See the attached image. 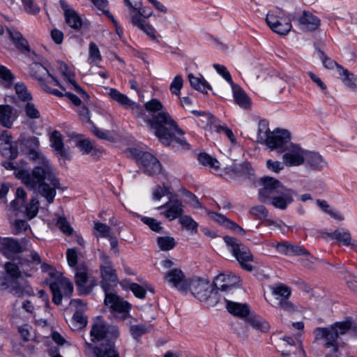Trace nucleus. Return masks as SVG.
Wrapping results in <instances>:
<instances>
[{
  "instance_id": "nucleus-1",
  "label": "nucleus",
  "mask_w": 357,
  "mask_h": 357,
  "mask_svg": "<svg viewBox=\"0 0 357 357\" xmlns=\"http://www.w3.org/2000/svg\"><path fill=\"white\" fill-rule=\"evenodd\" d=\"M20 143L36 165L31 173L24 170L17 172V176L23 179L24 184L28 188L38 190L49 204L53 203L56 190L59 188L60 183L50 160L39 151L38 139L35 136L24 137L20 139Z\"/></svg>"
},
{
  "instance_id": "nucleus-2",
  "label": "nucleus",
  "mask_w": 357,
  "mask_h": 357,
  "mask_svg": "<svg viewBox=\"0 0 357 357\" xmlns=\"http://www.w3.org/2000/svg\"><path fill=\"white\" fill-rule=\"evenodd\" d=\"M144 107L149 112H158L153 115L152 119L148 122L161 143L165 146H169L174 142L184 149H190L189 144L183 137L185 132L179 128L178 123L164 109L163 105L159 100L156 98L150 100L145 103Z\"/></svg>"
},
{
  "instance_id": "nucleus-3",
  "label": "nucleus",
  "mask_w": 357,
  "mask_h": 357,
  "mask_svg": "<svg viewBox=\"0 0 357 357\" xmlns=\"http://www.w3.org/2000/svg\"><path fill=\"white\" fill-rule=\"evenodd\" d=\"M90 336L93 342L105 340V342L94 347L85 342L86 348L92 349L95 357H120L114 343V340L119 336V330L116 326L97 320L92 325Z\"/></svg>"
},
{
  "instance_id": "nucleus-4",
  "label": "nucleus",
  "mask_w": 357,
  "mask_h": 357,
  "mask_svg": "<svg viewBox=\"0 0 357 357\" xmlns=\"http://www.w3.org/2000/svg\"><path fill=\"white\" fill-rule=\"evenodd\" d=\"M351 319L337 321L330 327H317L313 334L315 341L326 350L325 357H340L338 337L346 334L351 328Z\"/></svg>"
},
{
  "instance_id": "nucleus-5",
  "label": "nucleus",
  "mask_w": 357,
  "mask_h": 357,
  "mask_svg": "<svg viewBox=\"0 0 357 357\" xmlns=\"http://www.w3.org/2000/svg\"><path fill=\"white\" fill-rule=\"evenodd\" d=\"M223 239L241 266L248 271H252L253 267L248 262L253 260V256L250 249L234 237L226 236Z\"/></svg>"
},
{
  "instance_id": "nucleus-6",
  "label": "nucleus",
  "mask_w": 357,
  "mask_h": 357,
  "mask_svg": "<svg viewBox=\"0 0 357 357\" xmlns=\"http://www.w3.org/2000/svg\"><path fill=\"white\" fill-rule=\"evenodd\" d=\"M271 293L274 296L275 303L273 306L288 313L296 311V307L289 301L291 289L286 284L280 283L271 287Z\"/></svg>"
},
{
  "instance_id": "nucleus-7",
  "label": "nucleus",
  "mask_w": 357,
  "mask_h": 357,
  "mask_svg": "<svg viewBox=\"0 0 357 357\" xmlns=\"http://www.w3.org/2000/svg\"><path fill=\"white\" fill-rule=\"evenodd\" d=\"M75 282L80 295L89 294L97 285L96 278L91 276L86 265L80 264L75 267Z\"/></svg>"
},
{
  "instance_id": "nucleus-8",
  "label": "nucleus",
  "mask_w": 357,
  "mask_h": 357,
  "mask_svg": "<svg viewBox=\"0 0 357 357\" xmlns=\"http://www.w3.org/2000/svg\"><path fill=\"white\" fill-rule=\"evenodd\" d=\"M130 153L135 158L138 165L145 174L153 176L160 172L161 165L160 162L150 153L144 152L137 149H131Z\"/></svg>"
},
{
  "instance_id": "nucleus-9",
  "label": "nucleus",
  "mask_w": 357,
  "mask_h": 357,
  "mask_svg": "<svg viewBox=\"0 0 357 357\" xmlns=\"http://www.w3.org/2000/svg\"><path fill=\"white\" fill-rule=\"evenodd\" d=\"M100 259V275L101 287L104 291H109L112 286L116 284L118 282V277L116 270L113 268L112 261L108 255L101 254Z\"/></svg>"
},
{
  "instance_id": "nucleus-10",
  "label": "nucleus",
  "mask_w": 357,
  "mask_h": 357,
  "mask_svg": "<svg viewBox=\"0 0 357 357\" xmlns=\"http://www.w3.org/2000/svg\"><path fill=\"white\" fill-rule=\"evenodd\" d=\"M105 292L104 303L114 316L120 314L121 319H126L129 314L131 305L116 294L109 291Z\"/></svg>"
},
{
  "instance_id": "nucleus-11",
  "label": "nucleus",
  "mask_w": 357,
  "mask_h": 357,
  "mask_svg": "<svg viewBox=\"0 0 357 357\" xmlns=\"http://www.w3.org/2000/svg\"><path fill=\"white\" fill-rule=\"evenodd\" d=\"M188 290L200 301H207L213 294L214 289L208 281L200 278L189 280Z\"/></svg>"
},
{
  "instance_id": "nucleus-12",
  "label": "nucleus",
  "mask_w": 357,
  "mask_h": 357,
  "mask_svg": "<svg viewBox=\"0 0 357 357\" xmlns=\"http://www.w3.org/2000/svg\"><path fill=\"white\" fill-rule=\"evenodd\" d=\"M50 288L52 294V302L57 305L61 304L63 296L69 298L73 292V283L66 278L50 282Z\"/></svg>"
},
{
  "instance_id": "nucleus-13",
  "label": "nucleus",
  "mask_w": 357,
  "mask_h": 357,
  "mask_svg": "<svg viewBox=\"0 0 357 357\" xmlns=\"http://www.w3.org/2000/svg\"><path fill=\"white\" fill-rule=\"evenodd\" d=\"M263 187L259 190V200L267 203L275 195L282 193L286 188L277 179L273 177H264L261 178Z\"/></svg>"
},
{
  "instance_id": "nucleus-14",
  "label": "nucleus",
  "mask_w": 357,
  "mask_h": 357,
  "mask_svg": "<svg viewBox=\"0 0 357 357\" xmlns=\"http://www.w3.org/2000/svg\"><path fill=\"white\" fill-rule=\"evenodd\" d=\"M306 151L299 146L291 144L282 150L285 152L282 155L283 162L288 167L299 166L305 162Z\"/></svg>"
},
{
  "instance_id": "nucleus-15",
  "label": "nucleus",
  "mask_w": 357,
  "mask_h": 357,
  "mask_svg": "<svg viewBox=\"0 0 357 357\" xmlns=\"http://www.w3.org/2000/svg\"><path fill=\"white\" fill-rule=\"evenodd\" d=\"M31 75L39 82L42 88L47 83L54 82V85L58 86L65 91V88L59 82L49 73L48 70L45 66L39 63H35L31 65Z\"/></svg>"
},
{
  "instance_id": "nucleus-16",
  "label": "nucleus",
  "mask_w": 357,
  "mask_h": 357,
  "mask_svg": "<svg viewBox=\"0 0 357 357\" xmlns=\"http://www.w3.org/2000/svg\"><path fill=\"white\" fill-rule=\"evenodd\" d=\"M165 281L173 288L181 292L188 290L189 280L186 279L183 272L179 268H172L165 273Z\"/></svg>"
},
{
  "instance_id": "nucleus-17",
  "label": "nucleus",
  "mask_w": 357,
  "mask_h": 357,
  "mask_svg": "<svg viewBox=\"0 0 357 357\" xmlns=\"http://www.w3.org/2000/svg\"><path fill=\"white\" fill-rule=\"evenodd\" d=\"M59 4L63 11L66 23L73 29L79 30L82 26L83 21L78 13L64 0H60Z\"/></svg>"
},
{
  "instance_id": "nucleus-18",
  "label": "nucleus",
  "mask_w": 357,
  "mask_h": 357,
  "mask_svg": "<svg viewBox=\"0 0 357 357\" xmlns=\"http://www.w3.org/2000/svg\"><path fill=\"white\" fill-rule=\"evenodd\" d=\"M290 139L291 134L287 130L276 129L271 132L265 144L271 149H281L282 151Z\"/></svg>"
},
{
  "instance_id": "nucleus-19",
  "label": "nucleus",
  "mask_w": 357,
  "mask_h": 357,
  "mask_svg": "<svg viewBox=\"0 0 357 357\" xmlns=\"http://www.w3.org/2000/svg\"><path fill=\"white\" fill-rule=\"evenodd\" d=\"M183 204L181 201L175 199H170L165 204L160 206L157 208L158 211L164 210L162 214L169 220H174L178 217L181 218L183 212Z\"/></svg>"
},
{
  "instance_id": "nucleus-20",
  "label": "nucleus",
  "mask_w": 357,
  "mask_h": 357,
  "mask_svg": "<svg viewBox=\"0 0 357 357\" xmlns=\"http://www.w3.org/2000/svg\"><path fill=\"white\" fill-rule=\"evenodd\" d=\"M24 249L18 240L13 238H3L0 241V252L8 259L24 252Z\"/></svg>"
},
{
  "instance_id": "nucleus-21",
  "label": "nucleus",
  "mask_w": 357,
  "mask_h": 357,
  "mask_svg": "<svg viewBox=\"0 0 357 357\" xmlns=\"http://www.w3.org/2000/svg\"><path fill=\"white\" fill-rule=\"evenodd\" d=\"M12 135L4 130L0 135V152L2 155L10 160H14L18 155V149L13 145Z\"/></svg>"
},
{
  "instance_id": "nucleus-22",
  "label": "nucleus",
  "mask_w": 357,
  "mask_h": 357,
  "mask_svg": "<svg viewBox=\"0 0 357 357\" xmlns=\"http://www.w3.org/2000/svg\"><path fill=\"white\" fill-rule=\"evenodd\" d=\"M266 21L271 30L280 35H287L292 28L290 22H283L282 17L279 19L270 13L267 14Z\"/></svg>"
},
{
  "instance_id": "nucleus-23",
  "label": "nucleus",
  "mask_w": 357,
  "mask_h": 357,
  "mask_svg": "<svg viewBox=\"0 0 357 357\" xmlns=\"http://www.w3.org/2000/svg\"><path fill=\"white\" fill-rule=\"evenodd\" d=\"M321 24L320 19L310 13L303 10L302 15L298 20V26L304 31H313L319 27Z\"/></svg>"
},
{
  "instance_id": "nucleus-24",
  "label": "nucleus",
  "mask_w": 357,
  "mask_h": 357,
  "mask_svg": "<svg viewBox=\"0 0 357 357\" xmlns=\"http://www.w3.org/2000/svg\"><path fill=\"white\" fill-rule=\"evenodd\" d=\"M240 278L233 273L220 274L215 280V286L222 291H229L240 283Z\"/></svg>"
},
{
  "instance_id": "nucleus-25",
  "label": "nucleus",
  "mask_w": 357,
  "mask_h": 357,
  "mask_svg": "<svg viewBox=\"0 0 357 357\" xmlns=\"http://www.w3.org/2000/svg\"><path fill=\"white\" fill-rule=\"evenodd\" d=\"M294 192L291 189L285 188L282 193L275 195L266 204H270L276 208L285 210L288 205L293 202V195Z\"/></svg>"
},
{
  "instance_id": "nucleus-26",
  "label": "nucleus",
  "mask_w": 357,
  "mask_h": 357,
  "mask_svg": "<svg viewBox=\"0 0 357 357\" xmlns=\"http://www.w3.org/2000/svg\"><path fill=\"white\" fill-rule=\"evenodd\" d=\"M109 96L119 104L126 108H131L133 112H139L138 116L142 115L143 112L140 106L132 101L126 95L121 93L116 89H110Z\"/></svg>"
},
{
  "instance_id": "nucleus-27",
  "label": "nucleus",
  "mask_w": 357,
  "mask_h": 357,
  "mask_svg": "<svg viewBox=\"0 0 357 357\" xmlns=\"http://www.w3.org/2000/svg\"><path fill=\"white\" fill-rule=\"evenodd\" d=\"M4 285L9 289L10 293L17 297L29 296L34 294L33 289L26 282L20 284L18 280H10L2 284V286Z\"/></svg>"
},
{
  "instance_id": "nucleus-28",
  "label": "nucleus",
  "mask_w": 357,
  "mask_h": 357,
  "mask_svg": "<svg viewBox=\"0 0 357 357\" xmlns=\"http://www.w3.org/2000/svg\"><path fill=\"white\" fill-rule=\"evenodd\" d=\"M208 215L212 220H213L215 222H218L220 225L225 227V228L230 229L242 236L245 234V231L240 225H238L233 220L228 219L224 215L213 211H208Z\"/></svg>"
},
{
  "instance_id": "nucleus-29",
  "label": "nucleus",
  "mask_w": 357,
  "mask_h": 357,
  "mask_svg": "<svg viewBox=\"0 0 357 357\" xmlns=\"http://www.w3.org/2000/svg\"><path fill=\"white\" fill-rule=\"evenodd\" d=\"M31 262L29 260H22L20 262V266L22 268V271H20V268L16 264L11 263V262H6L4 265V268L6 270V272L12 278L11 280H18L20 276L21 273H23L26 276L31 277V274L28 273V269L24 268V265H26L29 267H30V269L29 271L32 272L33 271V268L31 266Z\"/></svg>"
},
{
  "instance_id": "nucleus-30",
  "label": "nucleus",
  "mask_w": 357,
  "mask_h": 357,
  "mask_svg": "<svg viewBox=\"0 0 357 357\" xmlns=\"http://www.w3.org/2000/svg\"><path fill=\"white\" fill-rule=\"evenodd\" d=\"M17 117V111L13 107L9 105H0V124L3 127L10 128Z\"/></svg>"
},
{
  "instance_id": "nucleus-31",
  "label": "nucleus",
  "mask_w": 357,
  "mask_h": 357,
  "mask_svg": "<svg viewBox=\"0 0 357 357\" xmlns=\"http://www.w3.org/2000/svg\"><path fill=\"white\" fill-rule=\"evenodd\" d=\"M275 249L278 252L287 255H309V252L303 246L291 244L287 241L278 243Z\"/></svg>"
},
{
  "instance_id": "nucleus-32",
  "label": "nucleus",
  "mask_w": 357,
  "mask_h": 357,
  "mask_svg": "<svg viewBox=\"0 0 357 357\" xmlns=\"http://www.w3.org/2000/svg\"><path fill=\"white\" fill-rule=\"evenodd\" d=\"M50 142L52 147L56 154L67 160L70 159L69 151L64 148L62 135L58 130H54L50 136Z\"/></svg>"
},
{
  "instance_id": "nucleus-33",
  "label": "nucleus",
  "mask_w": 357,
  "mask_h": 357,
  "mask_svg": "<svg viewBox=\"0 0 357 357\" xmlns=\"http://www.w3.org/2000/svg\"><path fill=\"white\" fill-rule=\"evenodd\" d=\"M63 69H62V74L71 89L76 91L83 100H86L89 98L88 93L75 82L74 73L70 70L68 66L64 64Z\"/></svg>"
},
{
  "instance_id": "nucleus-34",
  "label": "nucleus",
  "mask_w": 357,
  "mask_h": 357,
  "mask_svg": "<svg viewBox=\"0 0 357 357\" xmlns=\"http://www.w3.org/2000/svg\"><path fill=\"white\" fill-rule=\"evenodd\" d=\"M235 102L241 108L247 109L251 106V101L245 91L237 84L231 85Z\"/></svg>"
},
{
  "instance_id": "nucleus-35",
  "label": "nucleus",
  "mask_w": 357,
  "mask_h": 357,
  "mask_svg": "<svg viewBox=\"0 0 357 357\" xmlns=\"http://www.w3.org/2000/svg\"><path fill=\"white\" fill-rule=\"evenodd\" d=\"M330 237L345 246L357 247V241L351 238V234L344 229H339L330 234Z\"/></svg>"
},
{
  "instance_id": "nucleus-36",
  "label": "nucleus",
  "mask_w": 357,
  "mask_h": 357,
  "mask_svg": "<svg viewBox=\"0 0 357 357\" xmlns=\"http://www.w3.org/2000/svg\"><path fill=\"white\" fill-rule=\"evenodd\" d=\"M228 312L234 316L246 317L250 314V309L247 304L236 303L226 300Z\"/></svg>"
},
{
  "instance_id": "nucleus-37",
  "label": "nucleus",
  "mask_w": 357,
  "mask_h": 357,
  "mask_svg": "<svg viewBox=\"0 0 357 357\" xmlns=\"http://www.w3.org/2000/svg\"><path fill=\"white\" fill-rule=\"evenodd\" d=\"M338 74L343 84L349 89L357 88V76L344 68L341 66H338Z\"/></svg>"
},
{
  "instance_id": "nucleus-38",
  "label": "nucleus",
  "mask_w": 357,
  "mask_h": 357,
  "mask_svg": "<svg viewBox=\"0 0 357 357\" xmlns=\"http://www.w3.org/2000/svg\"><path fill=\"white\" fill-rule=\"evenodd\" d=\"M305 161L312 169H321L326 165L322 156L318 153L306 151Z\"/></svg>"
},
{
  "instance_id": "nucleus-39",
  "label": "nucleus",
  "mask_w": 357,
  "mask_h": 357,
  "mask_svg": "<svg viewBox=\"0 0 357 357\" xmlns=\"http://www.w3.org/2000/svg\"><path fill=\"white\" fill-rule=\"evenodd\" d=\"M188 77L191 86L197 91L206 93L207 89H212L211 85L202 77H195L192 73L188 74Z\"/></svg>"
},
{
  "instance_id": "nucleus-40",
  "label": "nucleus",
  "mask_w": 357,
  "mask_h": 357,
  "mask_svg": "<svg viewBox=\"0 0 357 357\" xmlns=\"http://www.w3.org/2000/svg\"><path fill=\"white\" fill-rule=\"evenodd\" d=\"M271 132L268 127V121L266 119L260 120L258 123L257 141L265 144Z\"/></svg>"
},
{
  "instance_id": "nucleus-41",
  "label": "nucleus",
  "mask_w": 357,
  "mask_h": 357,
  "mask_svg": "<svg viewBox=\"0 0 357 357\" xmlns=\"http://www.w3.org/2000/svg\"><path fill=\"white\" fill-rule=\"evenodd\" d=\"M250 214L257 220H265L268 225H275V222L267 220L268 216V211L263 205H257L252 206L250 210Z\"/></svg>"
},
{
  "instance_id": "nucleus-42",
  "label": "nucleus",
  "mask_w": 357,
  "mask_h": 357,
  "mask_svg": "<svg viewBox=\"0 0 357 357\" xmlns=\"http://www.w3.org/2000/svg\"><path fill=\"white\" fill-rule=\"evenodd\" d=\"M18 106L22 108V111L28 119H37L40 117V111L31 100H28L24 102L23 105H19Z\"/></svg>"
},
{
  "instance_id": "nucleus-43",
  "label": "nucleus",
  "mask_w": 357,
  "mask_h": 357,
  "mask_svg": "<svg viewBox=\"0 0 357 357\" xmlns=\"http://www.w3.org/2000/svg\"><path fill=\"white\" fill-rule=\"evenodd\" d=\"M14 75L6 66L0 65V84L5 88H10L13 83Z\"/></svg>"
},
{
  "instance_id": "nucleus-44",
  "label": "nucleus",
  "mask_w": 357,
  "mask_h": 357,
  "mask_svg": "<svg viewBox=\"0 0 357 357\" xmlns=\"http://www.w3.org/2000/svg\"><path fill=\"white\" fill-rule=\"evenodd\" d=\"M15 93L17 98L22 102L32 100V96L27 90L26 86L23 82H17L15 86Z\"/></svg>"
},
{
  "instance_id": "nucleus-45",
  "label": "nucleus",
  "mask_w": 357,
  "mask_h": 357,
  "mask_svg": "<svg viewBox=\"0 0 357 357\" xmlns=\"http://www.w3.org/2000/svg\"><path fill=\"white\" fill-rule=\"evenodd\" d=\"M2 165L6 169L14 170L13 174L15 175V176L17 178L21 180L22 182L24 183L23 179L17 176V172H19L20 170L29 171L28 168L26 167L27 164L26 162L22 160L20 162V164H17L16 162L15 164V162L12 161H6L3 162Z\"/></svg>"
},
{
  "instance_id": "nucleus-46",
  "label": "nucleus",
  "mask_w": 357,
  "mask_h": 357,
  "mask_svg": "<svg viewBox=\"0 0 357 357\" xmlns=\"http://www.w3.org/2000/svg\"><path fill=\"white\" fill-rule=\"evenodd\" d=\"M197 160L202 165L208 166L215 169L220 168L219 162L206 153H201L197 156Z\"/></svg>"
},
{
  "instance_id": "nucleus-47",
  "label": "nucleus",
  "mask_w": 357,
  "mask_h": 357,
  "mask_svg": "<svg viewBox=\"0 0 357 357\" xmlns=\"http://www.w3.org/2000/svg\"><path fill=\"white\" fill-rule=\"evenodd\" d=\"M157 243L161 250L167 251L176 245L175 239L171 236H160L157 238Z\"/></svg>"
},
{
  "instance_id": "nucleus-48",
  "label": "nucleus",
  "mask_w": 357,
  "mask_h": 357,
  "mask_svg": "<svg viewBox=\"0 0 357 357\" xmlns=\"http://www.w3.org/2000/svg\"><path fill=\"white\" fill-rule=\"evenodd\" d=\"M246 321L249 323L254 328L259 330L263 332L268 331L269 329V325L267 322L264 321L259 317H249Z\"/></svg>"
},
{
  "instance_id": "nucleus-49",
  "label": "nucleus",
  "mask_w": 357,
  "mask_h": 357,
  "mask_svg": "<svg viewBox=\"0 0 357 357\" xmlns=\"http://www.w3.org/2000/svg\"><path fill=\"white\" fill-rule=\"evenodd\" d=\"M180 224L187 230L192 233L197 232L198 223L190 215H183L179 218Z\"/></svg>"
},
{
  "instance_id": "nucleus-50",
  "label": "nucleus",
  "mask_w": 357,
  "mask_h": 357,
  "mask_svg": "<svg viewBox=\"0 0 357 357\" xmlns=\"http://www.w3.org/2000/svg\"><path fill=\"white\" fill-rule=\"evenodd\" d=\"M76 145L79 148L84 154H94L98 151V149L94 146L93 144L88 139L77 141Z\"/></svg>"
},
{
  "instance_id": "nucleus-51",
  "label": "nucleus",
  "mask_w": 357,
  "mask_h": 357,
  "mask_svg": "<svg viewBox=\"0 0 357 357\" xmlns=\"http://www.w3.org/2000/svg\"><path fill=\"white\" fill-rule=\"evenodd\" d=\"M149 332V327L145 324H135L130 327V333L132 337L139 341L142 335Z\"/></svg>"
},
{
  "instance_id": "nucleus-52",
  "label": "nucleus",
  "mask_w": 357,
  "mask_h": 357,
  "mask_svg": "<svg viewBox=\"0 0 357 357\" xmlns=\"http://www.w3.org/2000/svg\"><path fill=\"white\" fill-rule=\"evenodd\" d=\"M95 235L97 237L109 238L111 235V228L106 224L96 222L94 223Z\"/></svg>"
},
{
  "instance_id": "nucleus-53",
  "label": "nucleus",
  "mask_w": 357,
  "mask_h": 357,
  "mask_svg": "<svg viewBox=\"0 0 357 357\" xmlns=\"http://www.w3.org/2000/svg\"><path fill=\"white\" fill-rule=\"evenodd\" d=\"M8 33H9L10 38L15 43L16 45L26 48L27 47V41L22 37V35L16 31H13L9 28H7Z\"/></svg>"
},
{
  "instance_id": "nucleus-54",
  "label": "nucleus",
  "mask_w": 357,
  "mask_h": 357,
  "mask_svg": "<svg viewBox=\"0 0 357 357\" xmlns=\"http://www.w3.org/2000/svg\"><path fill=\"white\" fill-rule=\"evenodd\" d=\"M39 202L36 199H32L25 208L26 215L31 220L36 216L38 213Z\"/></svg>"
},
{
  "instance_id": "nucleus-55",
  "label": "nucleus",
  "mask_w": 357,
  "mask_h": 357,
  "mask_svg": "<svg viewBox=\"0 0 357 357\" xmlns=\"http://www.w3.org/2000/svg\"><path fill=\"white\" fill-rule=\"evenodd\" d=\"M24 10L30 15H37L40 11L39 6L35 0H21Z\"/></svg>"
},
{
  "instance_id": "nucleus-56",
  "label": "nucleus",
  "mask_w": 357,
  "mask_h": 357,
  "mask_svg": "<svg viewBox=\"0 0 357 357\" xmlns=\"http://www.w3.org/2000/svg\"><path fill=\"white\" fill-rule=\"evenodd\" d=\"M139 217L140 218L142 222L148 225L149 228L153 231L160 232L163 229V227L161 226V223L154 218L142 215H139Z\"/></svg>"
},
{
  "instance_id": "nucleus-57",
  "label": "nucleus",
  "mask_w": 357,
  "mask_h": 357,
  "mask_svg": "<svg viewBox=\"0 0 357 357\" xmlns=\"http://www.w3.org/2000/svg\"><path fill=\"white\" fill-rule=\"evenodd\" d=\"M56 227L66 235H71L73 232V229L70 227L68 222L64 216H59L56 222Z\"/></svg>"
},
{
  "instance_id": "nucleus-58",
  "label": "nucleus",
  "mask_w": 357,
  "mask_h": 357,
  "mask_svg": "<svg viewBox=\"0 0 357 357\" xmlns=\"http://www.w3.org/2000/svg\"><path fill=\"white\" fill-rule=\"evenodd\" d=\"M183 79L181 75H176L170 84V91L173 95L178 96L183 86Z\"/></svg>"
},
{
  "instance_id": "nucleus-59",
  "label": "nucleus",
  "mask_w": 357,
  "mask_h": 357,
  "mask_svg": "<svg viewBox=\"0 0 357 357\" xmlns=\"http://www.w3.org/2000/svg\"><path fill=\"white\" fill-rule=\"evenodd\" d=\"M89 59L95 64H98L102 60L99 49L93 43H91L89 45Z\"/></svg>"
},
{
  "instance_id": "nucleus-60",
  "label": "nucleus",
  "mask_w": 357,
  "mask_h": 357,
  "mask_svg": "<svg viewBox=\"0 0 357 357\" xmlns=\"http://www.w3.org/2000/svg\"><path fill=\"white\" fill-rule=\"evenodd\" d=\"M124 282L128 284L129 289L132 291V292L137 298L140 299L145 298L146 292L144 287H142V286L137 283H130L127 280H125Z\"/></svg>"
},
{
  "instance_id": "nucleus-61",
  "label": "nucleus",
  "mask_w": 357,
  "mask_h": 357,
  "mask_svg": "<svg viewBox=\"0 0 357 357\" xmlns=\"http://www.w3.org/2000/svg\"><path fill=\"white\" fill-rule=\"evenodd\" d=\"M16 199L13 200L11 202V206L13 208L14 210H19L20 206H18V204L20 202V205H22L26 199V193L22 188H17L16 191Z\"/></svg>"
},
{
  "instance_id": "nucleus-62",
  "label": "nucleus",
  "mask_w": 357,
  "mask_h": 357,
  "mask_svg": "<svg viewBox=\"0 0 357 357\" xmlns=\"http://www.w3.org/2000/svg\"><path fill=\"white\" fill-rule=\"evenodd\" d=\"M213 68L217 73L220 74L230 85H233L234 82L229 72L225 66L220 64H214Z\"/></svg>"
},
{
  "instance_id": "nucleus-63",
  "label": "nucleus",
  "mask_w": 357,
  "mask_h": 357,
  "mask_svg": "<svg viewBox=\"0 0 357 357\" xmlns=\"http://www.w3.org/2000/svg\"><path fill=\"white\" fill-rule=\"evenodd\" d=\"M147 36L150 38V40L159 43L160 40L159 38L160 37V35L156 33L155 29L150 24H146L142 29Z\"/></svg>"
},
{
  "instance_id": "nucleus-64",
  "label": "nucleus",
  "mask_w": 357,
  "mask_h": 357,
  "mask_svg": "<svg viewBox=\"0 0 357 357\" xmlns=\"http://www.w3.org/2000/svg\"><path fill=\"white\" fill-rule=\"evenodd\" d=\"M169 188L166 186L160 187L156 186L153 191V199L155 200H160L162 197L169 194Z\"/></svg>"
}]
</instances>
